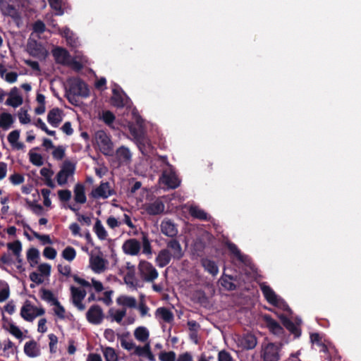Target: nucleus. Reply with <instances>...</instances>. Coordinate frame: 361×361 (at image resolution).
Instances as JSON below:
<instances>
[{
  "label": "nucleus",
  "instance_id": "nucleus-1",
  "mask_svg": "<svg viewBox=\"0 0 361 361\" xmlns=\"http://www.w3.org/2000/svg\"><path fill=\"white\" fill-rule=\"evenodd\" d=\"M68 90H67V99L69 102L76 96L87 97L90 94V90L87 84L80 78H73L68 80Z\"/></svg>",
  "mask_w": 361,
  "mask_h": 361
},
{
  "label": "nucleus",
  "instance_id": "nucleus-2",
  "mask_svg": "<svg viewBox=\"0 0 361 361\" xmlns=\"http://www.w3.org/2000/svg\"><path fill=\"white\" fill-rule=\"evenodd\" d=\"M94 140L99 151L105 156L114 154V143L111 137L104 130H99L95 132Z\"/></svg>",
  "mask_w": 361,
  "mask_h": 361
},
{
  "label": "nucleus",
  "instance_id": "nucleus-3",
  "mask_svg": "<svg viewBox=\"0 0 361 361\" xmlns=\"http://www.w3.org/2000/svg\"><path fill=\"white\" fill-rule=\"evenodd\" d=\"M160 159L168 166L166 169L163 171L160 180L169 188H177L180 184V180L176 174L173 166L169 163L166 156L160 157Z\"/></svg>",
  "mask_w": 361,
  "mask_h": 361
},
{
  "label": "nucleus",
  "instance_id": "nucleus-4",
  "mask_svg": "<svg viewBox=\"0 0 361 361\" xmlns=\"http://www.w3.org/2000/svg\"><path fill=\"white\" fill-rule=\"evenodd\" d=\"M75 171V165L69 160H66L62 164L61 170L56 175V180L59 185L67 183L68 178L73 176Z\"/></svg>",
  "mask_w": 361,
  "mask_h": 361
},
{
  "label": "nucleus",
  "instance_id": "nucleus-5",
  "mask_svg": "<svg viewBox=\"0 0 361 361\" xmlns=\"http://www.w3.org/2000/svg\"><path fill=\"white\" fill-rule=\"evenodd\" d=\"M138 269L141 276L146 281H153L158 277V271L149 262L140 261Z\"/></svg>",
  "mask_w": 361,
  "mask_h": 361
},
{
  "label": "nucleus",
  "instance_id": "nucleus-6",
  "mask_svg": "<svg viewBox=\"0 0 361 361\" xmlns=\"http://www.w3.org/2000/svg\"><path fill=\"white\" fill-rule=\"evenodd\" d=\"M104 318L102 307L99 305H93L86 312V319L89 323L94 325L100 324Z\"/></svg>",
  "mask_w": 361,
  "mask_h": 361
},
{
  "label": "nucleus",
  "instance_id": "nucleus-7",
  "mask_svg": "<svg viewBox=\"0 0 361 361\" xmlns=\"http://www.w3.org/2000/svg\"><path fill=\"white\" fill-rule=\"evenodd\" d=\"M115 194L116 191L111 188L109 182H101L98 187L92 190L90 195L94 199H106Z\"/></svg>",
  "mask_w": 361,
  "mask_h": 361
},
{
  "label": "nucleus",
  "instance_id": "nucleus-8",
  "mask_svg": "<svg viewBox=\"0 0 361 361\" xmlns=\"http://www.w3.org/2000/svg\"><path fill=\"white\" fill-rule=\"evenodd\" d=\"M280 348L273 343H268L262 350V357L264 361H279L280 360L279 355Z\"/></svg>",
  "mask_w": 361,
  "mask_h": 361
},
{
  "label": "nucleus",
  "instance_id": "nucleus-9",
  "mask_svg": "<svg viewBox=\"0 0 361 361\" xmlns=\"http://www.w3.org/2000/svg\"><path fill=\"white\" fill-rule=\"evenodd\" d=\"M73 303L80 310L83 311L85 309V305L82 302L86 295L85 290H80L75 286L71 288Z\"/></svg>",
  "mask_w": 361,
  "mask_h": 361
},
{
  "label": "nucleus",
  "instance_id": "nucleus-10",
  "mask_svg": "<svg viewBox=\"0 0 361 361\" xmlns=\"http://www.w3.org/2000/svg\"><path fill=\"white\" fill-rule=\"evenodd\" d=\"M166 250L170 251L173 258L176 260H180L184 255L182 247L178 240L171 239L166 243Z\"/></svg>",
  "mask_w": 361,
  "mask_h": 361
},
{
  "label": "nucleus",
  "instance_id": "nucleus-11",
  "mask_svg": "<svg viewBox=\"0 0 361 361\" xmlns=\"http://www.w3.org/2000/svg\"><path fill=\"white\" fill-rule=\"evenodd\" d=\"M263 319L266 324L267 327L273 334L278 336H281L283 334V328L277 321L274 319L271 316L265 314L263 317Z\"/></svg>",
  "mask_w": 361,
  "mask_h": 361
},
{
  "label": "nucleus",
  "instance_id": "nucleus-12",
  "mask_svg": "<svg viewBox=\"0 0 361 361\" xmlns=\"http://www.w3.org/2000/svg\"><path fill=\"white\" fill-rule=\"evenodd\" d=\"M280 319L283 326L294 336L295 338H298L300 336L301 329L300 328V323H293L290 319L283 314L280 316Z\"/></svg>",
  "mask_w": 361,
  "mask_h": 361
},
{
  "label": "nucleus",
  "instance_id": "nucleus-13",
  "mask_svg": "<svg viewBox=\"0 0 361 361\" xmlns=\"http://www.w3.org/2000/svg\"><path fill=\"white\" fill-rule=\"evenodd\" d=\"M165 206L164 202L159 199L155 201L146 204L145 205V210L149 215L155 216L161 214L164 212Z\"/></svg>",
  "mask_w": 361,
  "mask_h": 361
},
{
  "label": "nucleus",
  "instance_id": "nucleus-14",
  "mask_svg": "<svg viewBox=\"0 0 361 361\" xmlns=\"http://www.w3.org/2000/svg\"><path fill=\"white\" fill-rule=\"evenodd\" d=\"M226 246L231 253L233 254L240 262L246 266H248L251 263L250 257L246 255H243L235 244L228 242L226 243Z\"/></svg>",
  "mask_w": 361,
  "mask_h": 361
},
{
  "label": "nucleus",
  "instance_id": "nucleus-15",
  "mask_svg": "<svg viewBox=\"0 0 361 361\" xmlns=\"http://www.w3.org/2000/svg\"><path fill=\"white\" fill-rule=\"evenodd\" d=\"M27 51L33 57H41L44 55L42 45L35 39H29L27 44Z\"/></svg>",
  "mask_w": 361,
  "mask_h": 361
},
{
  "label": "nucleus",
  "instance_id": "nucleus-16",
  "mask_svg": "<svg viewBox=\"0 0 361 361\" xmlns=\"http://www.w3.org/2000/svg\"><path fill=\"white\" fill-rule=\"evenodd\" d=\"M122 247L126 254L136 255L140 250V243L137 240L130 238L125 241Z\"/></svg>",
  "mask_w": 361,
  "mask_h": 361
},
{
  "label": "nucleus",
  "instance_id": "nucleus-17",
  "mask_svg": "<svg viewBox=\"0 0 361 361\" xmlns=\"http://www.w3.org/2000/svg\"><path fill=\"white\" fill-rule=\"evenodd\" d=\"M106 260L102 257L92 255L90 258V266L92 270L97 274L103 272L106 269Z\"/></svg>",
  "mask_w": 361,
  "mask_h": 361
},
{
  "label": "nucleus",
  "instance_id": "nucleus-18",
  "mask_svg": "<svg viewBox=\"0 0 361 361\" xmlns=\"http://www.w3.org/2000/svg\"><path fill=\"white\" fill-rule=\"evenodd\" d=\"M188 212L192 217L201 221H209L212 219V216L204 210L196 205H191L188 209Z\"/></svg>",
  "mask_w": 361,
  "mask_h": 361
},
{
  "label": "nucleus",
  "instance_id": "nucleus-19",
  "mask_svg": "<svg viewBox=\"0 0 361 361\" xmlns=\"http://www.w3.org/2000/svg\"><path fill=\"white\" fill-rule=\"evenodd\" d=\"M18 90L16 87H14L11 89L9 93V97L6 101V105L16 108L20 106L23 104V97L20 95L18 94Z\"/></svg>",
  "mask_w": 361,
  "mask_h": 361
},
{
  "label": "nucleus",
  "instance_id": "nucleus-20",
  "mask_svg": "<svg viewBox=\"0 0 361 361\" xmlns=\"http://www.w3.org/2000/svg\"><path fill=\"white\" fill-rule=\"evenodd\" d=\"M262 292L267 301L274 306H278L279 299L274 290L269 286H262L261 287Z\"/></svg>",
  "mask_w": 361,
  "mask_h": 361
},
{
  "label": "nucleus",
  "instance_id": "nucleus-21",
  "mask_svg": "<svg viewBox=\"0 0 361 361\" xmlns=\"http://www.w3.org/2000/svg\"><path fill=\"white\" fill-rule=\"evenodd\" d=\"M135 140L141 153L144 155L147 154L151 147L149 139L143 133H140L135 135Z\"/></svg>",
  "mask_w": 361,
  "mask_h": 361
},
{
  "label": "nucleus",
  "instance_id": "nucleus-22",
  "mask_svg": "<svg viewBox=\"0 0 361 361\" xmlns=\"http://www.w3.org/2000/svg\"><path fill=\"white\" fill-rule=\"evenodd\" d=\"M62 111L59 108H54L51 109L47 115V121L53 127H58L62 121Z\"/></svg>",
  "mask_w": 361,
  "mask_h": 361
},
{
  "label": "nucleus",
  "instance_id": "nucleus-23",
  "mask_svg": "<svg viewBox=\"0 0 361 361\" xmlns=\"http://www.w3.org/2000/svg\"><path fill=\"white\" fill-rule=\"evenodd\" d=\"M161 233L169 237L173 238L178 233L176 225L170 220L163 221L161 224Z\"/></svg>",
  "mask_w": 361,
  "mask_h": 361
},
{
  "label": "nucleus",
  "instance_id": "nucleus-24",
  "mask_svg": "<svg viewBox=\"0 0 361 361\" xmlns=\"http://www.w3.org/2000/svg\"><path fill=\"white\" fill-rule=\"evenodd\" d=\"M24 353L30 357H36L39 355L40 350L38 347L37 343L34 341L26 342L24 345Z\"/></svg>",
  "mask_w": 361,
  "mask_h": 361
},
{
  "label": "nucleus",
  "instance_id": "nucleus-25",
  "mask_svg": "<svg viewBox=\"0 0 361 361\" xmlns=\"http://www.w3.org/2000/svg\"><path fill=\"white\" fill-rule=\"evenodd\" d=\"M171 258H173V257L170 251L166 249H163L159 251L157 256L156 262L159 267H164L170 263Z\"/></svg>",
  "mask_w": 361,
  "mask_h": 361
},
{
  "label": "nucleus",
  "instance_id": "nucleus-26",
  "mask_svg": "<svg viewBox=\"0 0 361 361\" xmlns=\"http://www.w3.org/2000/svg\"><path fill=\"white\" fill-rule=\"evenodd\" d=\"M74 200L78 204H85L87 201V197L85 192V186L83 184L77 183L74 186Z\"/></svg>",
  "mask_w": 361,
  "mask_h": 361
},
{
  "label": "nucleus",
  "instance_id": "nucleus-27",
  "mask_svg": "<svg viewBox=\"0 0 361 361\" xmlns=\"http://www.w3.org/2000/svg\"><path fill=\"white\" fill-rule=\"evenodd\" d=\"M14 0H2L1 7L4 15L15 17L18 14V10L12 4Z\"/></svg>",
  "mask_w": 361,
  "mask_h": 361
},
{
  "label": "nucleus",
  "instance_id": "nucleus-28",
  "mask_svg": "<svg viewBox=\"0 0 361 361\" xmlns=\"http://www.w3.org/2000/svg\"><path fill=\"white\" fill-rule=\"evenodd\" d=\"M200 262L204 270L212 276H216L219 273V267L214 261L204 257L201 259Z\"/></svg>",
  "mask_w": 361,
  "mask_h": 361
},
{
  "label": "nucleus",
  "instance_id": "nucleus-29",
  "mask_svg": "<svg viewBox=\"0 0 361 361\" xmlns=\"http://www.w3.org/2000/svg\"><path fill=\"white\" fill-rule=\"evenodd\" d=\"M53 56L59 63L65 64L70 57L68 51L62 47H56L53 50Z\"/></svg>",
  "mask_w": 361,
  "mask_h": 361
},
{
  "label": "nucleus",
  "instance_id": "nucleus-30",
  "mask_svg": "<svg viewBox=\"0 0 361 361\" xmlns=\"http://www.w3.org/2000/svg\"><path fill=\"white\" fill-rule=\"evenodd\" d=\"M116 158L121 163H128L131 159V153L129 149L125 146H121L116 152Z\"/></svg>",
  "mask_w": 361,
  "mask_h": 361
},
{
  "label": "nucleus",
  "instance_id": "nucleus-31",
  "mask_svg": "<svg viewBox=\"0 0 361 361\" xmlns=\"http://www.w3.org/2000/svg\"><path fill=\"white\" fill-rule=\"evenodd\" d=\"M257 343V338L252 334H245L241 340V345L246 349H253Z\"/></svg>",
  "mask_w": 361,
  "mask_h": 361
},
{
  "label": "nucleus",
  "instance_id": "nucleus-32",
  "mask_svg": "<svg viewBox=\"0 0 361 361\" xmlns=\"http://www.w3.org/2000/svg\"><path fill=\"white\" fill-rule=\"evenodd\" d=\"M39 252L35 247H30L27 251V259L31 267H35L39 262Z\"/></svg>",
  "mask_w": 361,
  "mask_h": 361
},
{
  "label": "nucleus",
  "instance_id": "nucleus-33",
  "mask_svg": "<svg viewBox=\"0 0 361 361\" xmlns=\"http://www.w3.org/2000/svg\"><path fill=\"white\" fill-rule=\"evenodd\" d=\"M155 314L157 316H160L161 319L166 323H171L173 321V312L166 307H159Z\"/></svg>",
  "mask_w": 361,
  "mask_h": 361
},
{
  "label": "nucleus",
  "instance_id": "nucleus-34",
  "mask_svg": "<svg viewBox=\"0 0 361 361\" xmlns=\"http://www.w3.org/2000/svg\"><path fill=\"white\" fill-rule=\"evenodd\" d=\"M40 297L42 300L50 303L51 305H53L58 301L57 298L55 297L52 291L44 288L40 289Z\"/></svg>",
  "mask_w": 361,
  "mask_h": 361
},
{
  "label": "nucleus",
  "instance_id": "nucleus-35",
  "mask_svg": "<svg viewBox=\"0 0 361 361\" xmlns=\"http://www.w3.org/2000/svg\"><path fill=\"white\" fill-rule=\"evenodd\" d=\"M134 336L137 341L145 342L149 338V333L146 327L139 326L135 329Z\"/></svg>",
  "mask_w": 361,
  "mask_h": 361
},
{
  "label": "nucleus",
  "instance_id": "nucleus-36",
  "mask_svg": "<svg viewBox=\"0 0 361 361\" xmlns=\"http://www.w3.org/2000/svg\"><path fill=\"white\" fill-rule=\"evenodd\" d=\"M13 121V118L11 114L2 113L0 114V128L7 130L11 127Z\"/></svg>",
  "mask_w": 361,
  "mask_h": 361
},
{
  "label": "nucleus",
  "instance_id": "nucleus-37",
  "mask_svg": "<svg viewBox=\"0 0 361 361\" xmlns=\"http://www.w3.org/2000/svg\"><path fill=\"white\" fill-rule=\"evenodd\" d=\"M23 227L25 228H27L29 231H30L31 233H32V235H34V237L39 239V240H41L42 244L45 245V244H51V240L49 235H41V234L38 233L37 232L33 231L30 228V226L25 222H23Z\"/></svg>",
  "mask_w": 361,
  "mask_h": 361
},
{
  "label": "nucleus",
  "instance_id": "nucleus-38",
  "mask_svg": "<svg viewBox=\"0 0 361 361\" xmlns=\"http://www.w3.org/2000/svg\"><path fill=\"white\" fill-rule=\"evenodd\" d=\"M94 231L95 232L99 239H106L107 233L99 219H97L96 220L95 224L94 226Z\"/></svg>",
  "mask_w": 361,
  "mask_h": 361
},
{
  "label": "nucleus",
  "instance_id": "nucleus-39",
  "mask_svg": "<svg viewBox=\"0 0 361 361\" xmlns=\"http://www.w3.org/2000/svg\"><path fill=\"white\" fill-rule=\"evenodd\" d=\"M111 103L117 108L123 107L125 104L122 95L116 90H113V95L111 97Z\"/></svg>",
  "mask_w": 361,
  "mask_h": 361
},
{
  "label": "nucleus",
  "instance_id": "nucleus-40",
  "mask_svg": "<svg viewBox=\"0 0 361 361\" xmlns=\"http://www.w3.org/2000/svg\"><path fill=\"white\" fill-rule=\"evenodd\" d=\"M117 302L120 305L130 308L135 307L137 305L135 298L130 296H123L122 298H118Z\"/></svg>",
  "mask_w": 361,
  "mask_h": 361
},
{
  "label": "nucleus",
  "instance_id": "nucleus-41",
  "mask_svg": "<svg viewBox=\"0 0 361 361\" xmlns=\"http://www.w3.org/2000/svg\"><path fill=\"white\" fill-rule=\"evenodd\" d=\"M7 247L9 250L12 251L14 256L19 257L22 251V244L20 240H17L13 243H8L7 244Z\"/></svg>",
  "mask_w": 361,
  "mask_h": 361
},
{
  "label": "nucleus",
  "instance_id": "nucleus-42",
  "mask_svg": "<svg viewBox=\"0 0 361 361\" xmlns=\"http://www.w3.org/2000/svg\"><path fill=\"white\" fill-rule=\"evenodd\" d=\"M105 361H118L115 350L111 347H106L103 350Z\"/></svg>",
  "mask_w": 361,
  "mask_h": 361
},
{
  "label": "nucleus",
  "instance_id": "nucleus-43",
  "mask_svg": "<svg viewBox=\"0 0 361 361\" xmlns=\"http://www.w3.org/2000/svg\"><path fill=\"white\" fill-rule=\"evenodd\" d=\"M32 311L33 312V315H26L24 317V319L27 322H32L35 317L38 316H42L44 314L45 310L43 307H37L32 305Z\"/></svg>",
  "mask_w": 361,
  "mask_h": 361
},
{
  "label": "nucleus",
  "instance_id": "nucleus-44",
  "mask_svg": "<svg viewBox=\"0 0 361 361\" xmlns=\"http://www.w3.org/2000/svg\"><path fill=\"white\" fill-rule=\"evenodd\" d=\"M76 256L75 250L71 246L66 247L62 252V257L68 262L73 261Z\"/></svg>",
  "mask_w": 361,
  "mask_h": 361
},
{
  "label": "nucleus",
  "instance_id": "nucleus-45",
  "mask_svg": "<svg viewBox=\"0 0 361 361\" xmlns=\"http://www.w3.org/2000/svg\"><path fill=\"white\" fill-rule=\"evenodd\" d=\"M30 156V162L35 166H41L43 165V158L41 154L38 153H35L30 152H29Z\"/></svg>",
  "mask_w": 361,
  "mask_h": 361
},
{
  "label": "nucleus",
  "instance_id": "nucleus-46",
  "mask_svg": "<svg viewBox=\"0 0 361 361\" xmlns=\"http://www.w3.org/2000/svg\"><path fill=\"white\" fill-rule=\"evenodd\" d=\"M233 277L231 276H226V278L221 279V286L228 290H234L236 289V285L231 281Z\"/></svg>",
  "mask_w": 361,
  "mask_h": 361
},
{
  "label": "nucleus",
  "instance_id": "nucleus-47",
  "mask_svg": "<svg viewBox=\"0 0 361 361\" xmlns=\"http://www.w3.org/2000/svg\"><path fill=\"white\" fill-rule=\"evenodd\" d=\"M127 269H129V271L125 275L124 281L126 283H133V281L135 279L134 267L130 266V263L128 262L127 263Z\"/></svg>",
  "mask_w": 361,
  "mask_h": 361
},
{
  "label": "nucleus",
  "instance_id": "nucleus-48",
  "mask_svg": "<svg viewBox=\"0 0 361 361\" xmlns=\"http://www.w3.org/2000/svg\"><path fill=\"white\" fill-rule=\"evenodd\" d=\"M159 359L160 361H176V353L173 351L161 352Z\"/></svg>",
  "mask_w": 361,
  "mask_h": 361
},
{
  "label": "nucleus",
  "instance_id": "nucleus-49",
  "mask_svg": "<svg viewBox=\"0 0 361 361\" xmlns=\"http://www.w3.org/2000/svg\"><path fill=\"white\" fill-rule=\"evenodd\" d=\"M8 326L9 329H6L10 332V334L18 339H22L23 332L20 329L12 322L9 323Z\"/></svg>",
  "mask_w": 361,
  "mask_h": 361
},
{
  "label": "nucleus",
  "instance_id": "nucleus-50",
  "mask_svg": "<svg viewBox=\"0 0 361 361\" xmlns=\"http://www.w3.org/2000/svg\"><path fill=\"white\" fill-rule=\"evenodd\" d=\"M32 305H31L30 302L27 300L25 304L23 305L20 310V316L24 319V317L26 315H33V312L32 311Z\"/></svg>",
  "mask_w": 361,
  "mask_h": 361
},
{
  "label": "nucleus",
  "instance_id": "nucleus-51",
  "mask_svg": "<svg viewBox=\"0 0 361 361\" xmlns=\"http://www.w3.org/2000/svg\"><path fill=\"white\" fill-rule=\"evenodd\" d=\"M56 307L54 308L55 314L61 319H65V308L61 305L60 302L58 300L56 303L53 305Z\"/></svg>",
  "mask_w": 361,
  "mask_h": 361
},
{
  "label": "nucleus",
  "instance_id": "nucleus-52",
  "mask_svg": "<svg viewBox=\"0 0 361 361\" xmlns=\"http://www.w3.org/2000/svg\"><path fill=\"white\" fill-rule=\"evenodd\" d=\"M102 120L108 126L111 125L115 121L114 114L110 111H105L102 113Z\"/></svg>",
  "mask_w": 361,
  "mask_h": 361
},
{
  "label": "nucleus",
  "instance_id": "nucleus-53",
  "mask_svg": "<svg viewBox=\"0 0 361 361\" xmlns=\"http://www.w3.org/2000/svg\"><path fill=\"white\" fill-rule=\"evenodd\" d=\"M49 339V350L51 353H55L56 352V345L58 343V337L54 334H50L48 336Z\"/></svg>",
  "mask_w": 361,
  "mask_h": 361
},
{
  "label": "nucleus",
  "instance_id": "nucleus-54",
  "mask_svg": "<svg viewBox=\"0 0 361 361\" xmlns=\"http://www.w3.org/2000/svg\"><path fill=\"white\" fill-rule=\"evenodd\" d=\"M51 265L47 263H43L40 264L37 269L39 271V274L42 275V276H49L51 273Z\"/></svg>",
  "mask_w": 361,
  "mask_h": 361
},
{
  "label": "nucleus",
  "instance_id": "nucleus-55",
  "mask_svg": "<svg viewBox=\"0 0 361 361\" xmlns=\"http://www.w3.org/2000/svg\"><path fill=\"white\" fill-rule=\"evenodd\" d=\"M109 313L110 316L113 317V320H115L117 323H121L126 315V310H117L116 313L114 314L113 310L110 309Z\"/></svg>",
  "mask_w": 361,
  "mask_h": 361
},
{
  "label": "nucleus",
  "instance_id": "nucleus-56",
  "mask_svg": "<svg viewBox=\"0 0 361 361\" xmlns=\"http://www.w3.org/2000/svg\"><path fill=\"white\" fill-rule=\"evenodd\" d=\"M58 196L61 202H68L71 198V192L68 189L60 190L58 191Z\"/></svg>",
  "mask_w": 361,
  "mask_h": 361
},
{
  "label": "nucleus",
  "instance_id": "nucleus-57",
  "mask_svg": "<svg viewBox=\"0 0 361 361\" xmlns=\"http://www.w3.org/2000/svg\"><path fill=\"white\" fill-rule=\"evenodd\" d=\"M56 250L52 247H46L43 251V255L49 259H54L56 257Z\"/></svg>",
  "mask_w": 361,
  "mask_h": 361
},
{
  "label": "nucleus",
  "instance_id": "nucleus-58",
  "mask_svg": "<svg viewBox=\"0 0 361 361\" xmlns=\"http://www.w3.org/2000/svg\"><path fill=\"white\" fill-rule=\"evenodd\" d=\"M33 31L38 34H42L45 31V24L42 20H37L32 26Z\"/></svg>",
  "mask_w": 361,
  "mask_h": 361
},
{
  "label": "nucleus",
  "instance_id": "nucleus-59",
  "mask_svg": "<svg viewBox=\"0 0 361 361\" xmlns=\"http://www.w3.org/2000/svg\"><path fill=\"white\" fill-rule=\"evenodd\" d=\"M19 137L20 131L18 130H13L8 135V141L11 145H14V144L18 140Z\"/></svg>",
  "mask_w": 361,
  "mask_h": 361
},
{
  "label": "nucleus",
  "instance_id": "nucleus-60",
  "mask_svg": "<svg viewBox=\"0 0 361 361\" xmlns=\"http://www.w3.org/2000/svg\"><path fill=\"white\" fill-rule=\"evenodd\" d=\"M54 158L57 160H61L65 157V150L61 146H59L54 149L52 152Z\"/></svg>",
  "mask_w": 361,
  "mask_h": 361
},
{
  "label": "nucleus",
  "instance_id": "nucleus-61",
  "mask_svg": "<svg viewBox=\"0 0 361 361\" xmlns=\"http://www.w3.org/2000/svg\"><path fill=\"white\" fill-rule=\"evenodd\" d=\"M150 349L149 343H146L143 347L136 346L135 350V354L139 356H145L146 353Z\"/></svg>",
  "mask_w": 361,
  "mask_h": 361
},
{
  "label": "nucleus",
  "instance_id": "nucleus-62",
  "mask_svg": "<svg viewBox=\"0 0 361 361\" xmlns=\"http://www.w3.org/2000/svg\"><path fill=\"white\" fill-rule=\"evenodd\" d=\"M10 179V181L13 184V185H19V184H21L24 182L25 180V178L23 177V175L20 174V173H13V175H11L9 178Z\"/></svg>",
  "mask_w": 361,
  "mask_h": 361
},
{
  "label": "nucleus",
  "instance_id": "nucleus-63",
  "mask_svg": "<svg viewBox=\"0 0 361 361\" xmlns=\"http://www.w3.org/2000/svg\"><path fill=\"white\" fill-rule=\"evenodd\" d=\"M30 279L35 283L36 284H42L43 282H44V279L43 277L42 276V275H40L39 274H38L37 272H35V271H32L30 274Z\"/></svg>",
  "mask_w": 361,
  "mask_h": 361
},
{
  "label": "nucleus",
  "instance_id": "nucleus-64",
  "mask_svg": "<svg viewBox=\"0 0 361 361\" xmlns=\"http://www.w3.org/2000/svg\"><path fill=\"white\" fill-rule=\"evenodd\" d=\"M218 360L219 361H233V357L231 354L226 351L221 350L218 354Z\"/></svg>",
  "mask_w": 361,
  "mask_h": 361
}]
</instances>
